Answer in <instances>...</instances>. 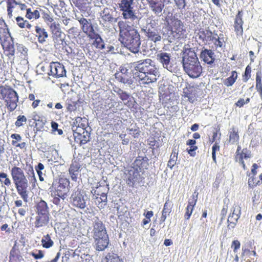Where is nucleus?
I'll return each mask as SVG.
<instances>
[{
  "instance_id": "nucleus-1",
  "label": "nucleus",
  "mask_w": 262,
  "mask_h": 262,
  "mask_svg": "<svg viewBox=\"0 0 262 262\" xmlns=\"http://www.w3.org/2000/svg\"><path fill=\"white\" fill-rule=\"evenodd\" d=\"M10 172L18 194L21 196L23 201L27 203L28 202L30 185L34 188L37 183V180L33 166L31 165L29 166L27 172V178L25 176L23 170L20 167L16 166L12 167Z\"/></svg>"
},
{
  "instance_id": "nucleus-2",
  "label": "nucleus",
  "mask_w": 262,
  "mask_h": 262,
  "mask_svg": "<svg viewBox=\"0 0 262 262\" xmlns=\"http://www.w3.org/2000/svg\"><path fill=\"white\" fill-rule=\"evenodd\" d=\"M182 58L184 72L191 78L199 77L202 74V67L194 49L185 45L183 48Z\"/></svg>"
},
{
  "instance_id": "nucleus-3",
  "label": "nucleus",
  "mask_w": 262,
  "mask_h": 262,
  "mask_svg": "<svg viewBox=\"0 0 262 262\" xmlns=\"http://www.w3.org/2000/svg\"><path fill=\"white\" fill-rule=\"evenodd\" d=\"M0 99L4 101L9 112L14 111L17 106L19 96L17 93L8 85L0 86Z\"/></svg>"
},
{
  "instance_id": "nucleus-4",
  "label": "nucleus",
  "mask_w": 262,
  "mask_h": 262,
  "mask_svg": "<svg viewBox=\"0 0 262 262\" xmlns=\"http://www.w3.org/2000/svg\"><path fill=\"white\" fill-rule=\"evenodd\" d=\"M167 27L170 31V35L174 39L183 38L186 32L183 23L175 17H171L167 20Z\"/></svg>"
},
{
  "instance_id": "nucleus-5",
  "label": "nucleus",
  "mask_w": 262,
  "mask_h": 262,
  "mask_svg": "<svg viewBox=\"0 0 262 262\" xmlns=\"http://www.w3.org/2000/svg\"><path fill=\"white\" fill-rule=\"evenodd\" d=\"M52 187L55 195L64 199L67 195L70 189V181L64 177H59L54 181Z\"/></svg>"
},
{
  "instance_id": "nucleus-6",
  "label": "nucleus",
  "mask_w": 262,
  "mask_h": 262,
  "mask_svg": "<svg viewBox=\"0 0 262 262\" xmlns=\"http://www.w3.org/2000/svg\"><path fill=\"white\" fill-rule=\"evenodd\" d=\"M133 64L135 68V72L133 73L134 78H137L139 76H144L146 73L157 68L152 64V61L150 59L140 60L138 62H134Z\"/></svg>"
},
{
  "instance_id": "nucleus-7",
  "label": "nucleus",
  "mask_w": 262,
  "mask_h": 262,
  "mask_svg": "<svg viewBox=\"0 0 262 262\" xmlns=\"http://www.w3.org/2000/svg\"><path fill=\"white\" fill-rule=\"evenodd\" d=\"M127 21H120L118 26L120 29V38L121 43L129 50H131V27Z\"/></svg>"
},
{
  "instance_id": "nucleus-8",
  "label": "nucleus",
  "mask_w": 262,
  "mask_h": 262,
  "mask_svg": "<svg viewBox=\"0 0 262 262\" xmlns=\"http://www.w3.org/2000/svg\"><path fill=\"white\" fill-rule=\"evenodd\" d=\"M50 29L52 34L55 47L56 48H60V46L63 45L64 39L61 37L62 32L59 24L55 22L51 23L50 26Z\"/></svg>"
},
{
  "instance_id": "nucleus-9",
  "label": "nucleus",
  "mask_w": 262,
  "mask_h": 262,
  "mask_svg": "<svg viewBox=\"0 0 262 262\" xmlns=\"http://www.w3.org/2000/svg\"><path fill=\"white\" fill-rule=\"evenodd\" d=\"M70 203L73 207L80 209H84L86 206L84 196L80 191H76L72 193Z\"/></svg>"
},
{
  "instance_id": "nucleus-10",
  "label": "nucleus",
  "mask_w": 262,
  "mask_h": 262,
  "mask_svg": "<svg viewBox=\"0 0 262 262\" xmlns=\"http://www.w3.org/2000/svg\"><path fill=\"white\" fill-rule=\"evenodd\" d=\"M243 11L238 10L237 14L235 15V18L234 19L233 28L234 32L237 37H241L243 35Z\"/></svg>"
},
{
  "instance_id": "nucleus-11",
  "label": "nucleus",
  "mask_w": 262,
  "mask_h": 262,
  "mask_svg": "<svg viewBox=\"0 0 262 262\" xmlns=\"http://www.w3.org/2000/svg\"><path fill=\"white\" fill-rule=\"evenodd\" d=\"M1 45L6 56L10 57L15 54L13 38L12 36L0 40Z\"/></svg>"
},
{
  "instance_id": "nucleus-12",
  "label": "nucleus",
  "mask_w": 262,
  "mask_h": 262,
  "mask_svg": "<svg viewBox=\"0 0 262 262\" xmlns=\"http://www.w3.org/2000/svg\"><path fill=\"white\" fill-rule=\"evenodd\" d=\"M92 233L93 237L108 235L105 225L98 217L93 221Z\"/></svg>"
},
{
  "instance_id": "nucleus-13",
  "label": "nucleus",
  "mask_w": 262,
  "mask_h": 262,
  "mask_svg": "<svg viewBox=\"0 0 262 262\" xmlns=\"http://www.w3.org/2000/svg\"><path fill=\"white\" fill-rule=\"evenodd\" d=\"M49 74L56 78L62 77L66 75V71L63 64L59 62H52L50 65Z\"/></svg>"
},
{
  "instance_id": "nucleus-14",
  "label": "nucleus",
  "mask_w": 262,
  "mask_h": 262,
  "mask_svg": "<svg viewBox=\"0 0 262 262\" xmlns=\"http://www.w3.org/2000/svg\"><path fill=\"white\" fill-rule=\"evenodd\" d=\"M78 20L81 26V29L83 32L89 37L97 33L90 19H87L85 18L82 17Z\"/></svg>"
},
{
  "instance_id": "nucleus-15",
  "label": "nucleus",
  "mask_w": 262,
  "mask_h": 262,
  "mask_svg": "<svg viewBox=\"0 0 262 262\" xmlns=\"http://www.w3.org/2000/svg\"><path fill=\"white\" fill-rule=\"evenodd\" d=\"M159 77V72L157 68L146 73L144 76H139L137 79L141 81L142 84H149L156 82Z\"/></svg>"
},
{
  "instance_id": "nucleus-16",
  "label": "nucleus",
  "mask_w": 262,
  "mask_h": 262,
  "mask_svg": "<svg viewBox=\"0 0 262 262\" xmlns=\"http://www.w3.org/2000/svg\"><path fill=\"white\" fill-rule=\"evenodd\" d=\"M73 133L75 141L80 145L84 144L90 141V133L86 129H80Z\"/></svg>"
},
{
  "instance_id": "nucleus-17",
  "label": "nucleus",
  "mask_w": 262,
  "mask_h": 262,
  "mask_svg": "<svg viewBox=\"0 0 262 262\" xmlns=\"http://www.w3.org/2000/svg\"><path fill=\"white\" fill-rule=\"evenodd\" d=\"M94 239V247L96 251H103L107 248L110 243L108 235L96 236Z\"/></svg>"
},
{
  "instance_id": "nucleus-18",
  "label": "nucleus",
  "mask_w": 262,
  "mask_h": 262,
  "mask_svg": "<svg viewBox=\"0 0 262 262\" xmlns=\"http://www.w3.org/2000/svg\"><path fill=\"white\" fill-rule=\"evenodd\" d=\"M198 36L199 38L206 45L211 43L214 39L212 32L208 29H200Z\"/></svg>"
},
{
  "instance_id": "nucleus-19",
  "label": "nucleus",
  "mask_w": 262,
  "mask_h": 262,
  "mask_svg": "<svg viewBox=\"0 0 262 262\" xmlns=\"http://www.w3.org/2000/svg\"><path fill=\"white\" fill-rule=\"evenodd\" d=\"M251 156V151L247 148H245L241 150V152L235 155V161L239 163L244 170H246L247 167L244 160L250 158Z\"/></svg>"
},
{
  "instance_id": "nucleus-20",
  "label": "nucleus",
  "mask_w": 262,
  "mask_h": 262,
  "mask_svg": "<svg viewBox=\"0 0 262 262\" xmlns=\"http://www.w3.org/2000/svg\"><path fill=\"white\" fill-rule=\"evenodd\" d=\"M148 158L146 156H138L134 162V168L138 171H144L148 169Z\"/></svg>"
},
{
  "instance_id": "nucleus-21",
  "label": "nucleus",
  "mask_w": 262,
  "mask_h": 262,
  "mask_svg": "<svg viewBox=\"0 0 262 262\" xmlns=\"http://www.w3.org/2000/svg\"><path fill=\"white\" fill-rule=\"evenodd\" d=\"M9 262H24V259L21 255L20 251L16 242L15 243L10 250L9 256Z\"/></svg>"
},
{
  "instance_id": "nucleus-22",
  "label": "nucleus",
  "mask_w": 262,
  "mask_h": 262,
  "mask_svg": "<svg viewBox=\"0 0 262 262\" xmlns=\"http://www.w3.org/2000/svg\"><path fill=\"white\" fill-rule=\"evenodd\" d=\"M195 193V192L192 195L191 198L188 200L184 214V218L186 220H189L196 205L198 200V193L196 194Z\"/></svg>"
},
{
  "instance_id": "nucleus-23",
  "label": "nucleus",
  "mask_w": 262,
  "mask_h": 262,
  "mask_svg": "<svg viewBox=\"0 0 262 262\" xmlns=\"http://www.w3.org/2000/svg\"><path fill=\"white\" fill-rule=\"evenodd\" d=\"M183 97L187 98L190 102L193 103L197 97L196 88L190 85L187 86L183 90Z\"/></svg>"
},
{
  "instance_id": "nucleus-24",
  "label": "nucleus",
  "mask_w": 262,
  "mask_h": 262,
  "mask_svg": "<svg viewBox=\"0 0 262 262\" xmlns=\"http://www.w3.org/2000/svg\"><path fill=\"white\" fill-rule=\"evenodd\" d=\"M80 168L81 164L78 160L74 159L72 160L69 169V172L71 178L73 181H77Z\"/></svg>"
},
{
  "instance_id": "nucleus-25",
  "label": "nucleus",
  "mask_w": 262,
  "mask_h": 262,
  "mask_svg": "<svg viewBox=\"0 0 262 262\" xmlns=\"http://www.w3.org/2000/svg\"><path fill=\"white\" fill-rule=\"evenodd\" d=\"M108 188L104 182H98L95 186L92 187L91 193L94 196L107 194Z\"/></svg>"
},
{
  "instance_id": "nucleus-26",
  "label": "nucleus",
  "mask_w": 262,
  "mask_h": 262,
  "mask_svg": "<svg viewBox=\"0 0 262 262\" xmlns=\"http://www.w3.org/2000/svg\"><path fill=\"white\" fill-rule=\"evenodd\" d=\"M50 218V215L36 214L34 223L35 228H39L48 226L49 224Z\"/></svg>"
},
{
  "instance_id": "nucleus-27",
  "label": "nucleus",
  "mask_w": 262,
  "mask_h": 262,
  "mask_svg": "<svg viewBox=\"0 0 262 262\" xmlns=\"http://www.w3.org/2000/svg\"><path fill=\"white\" fill-rule=\"evenodd\" d=\"M119 7L120 10L123 12L124 18H131V0H121Z\"/></svg>"
},
{
  "instance_id": "nucleus-28",
  "label": "nucleus",
  "mask_w": 262,
  "mask_h": 262,
  "mask_svg": "<svg viewBox=\"0 0 262 262\" xmlns=\"http://www.w3.org/2000/svg\"><path fill=\"white\" fill-rule=\"evenodd\" d=\"M228 142L231 144H238L239 141V129L235 126L231 127L228 132Z\"/></svg>"
},
{
  "instance_id": "nucleus-29",
  "label": "nucleus",
  "mask_w": 262,
  "mask_h": 262,
  "mask_svg": "<svg viewBox=\"0 0 262 262\" xmlns=\"http://www.w3.org/2000/svg\"><path fill=\"white\" fill-rule=\"evenodd\" d=\"M48 3L53 8L56 15L60 17L62 14L61 10L66 5L64 2L63 0H48Z\"/></svg>"
},
{
  "instance_id": "nucleus-30",
  "label": "nucleus",
  "mask_w": 262,
  "mask_h": 262,
  "mask_svg": "<svg viewBox=\"0 0 262 262\" xmlns=\"http://www.w3.org/2000/svg\"><path fill=\"white\" fill-rule=\"evenodd\" d=\"M145 31L148 38L155 42L161 40V36L159 34L157 29L152 27L151 25L147 27Z\"/></svg>"
},
{
  "instance_id": "nucleus-31",
  "label": "nucleus",
  "mask_w": 262,
  "mask_h": 262,
  "mask_svg": "<svg viewBox=\"0 0 262 262\" xmlns=\"http://www.w3.org/2000/svg\"><path fill=\"white\" fill-rule=\"evenodd\" d=\"M149 4L151 10L155 13H161L164 8V2H167L165 0H147Z\"/></svg>"
},
{
  "instance_id": "nucleus-32",
  "label": "nucleus",
  "mask_w": 262,
  "mask_h": 262,
  "mask_svg": "<svg viewBox=\"0 0 262 262\" xmlns=\"http://www.w3.org/2000/svg\"><path fill=\"white\" fill-rule=\"evenodd\" d=\"M88 127V121L85 117H77L73 122V132H76L79 129H86Z\"/></svg>"
},
{
  "instance_id": "nucleus-33",
  "label": "nucleus",
  "mask_w": 262,
  "mask_h": 262,
  "mask_svg": "<svg viewBox=\"0 0 262 262\" xmlns=\"http://www.w3.org/2000/svg\"><path fill=\"white\" fill-rule=\"evenodd\" d=\"M141 44L140 36L137 30L132 29V53H138Z\"/></svg>"
},
{
  "instance_id": "nucleus-34",
  "label": "nucleus",
  "mask_w": 262,
  "mask_h": 262,
  "mask_svg": "<svg viewBox=\"0 0 262 262\" xmlns=\"http://www.w3.org/2000/svg\"><path fill=\"white\" fill-rule=\"evenodd\" d=\"M35 36L37 38L38 41L40 43H43L46 41L48 37V33L46 30L39 26H36L35 27Z\"/></svg>"
},
{
  "instance_id": "nucleus-35",
  "label": "nucleus",
  "mask_w": 262,
  "mask_h": 262,
  "mask_svg": "<svg viewBox=\"0 0 262 262\" xmlns=\"http://www.w3.org/2000/svg\"><path fill=\"white\" fill-rule=\"evenodd\" d=\"M36 213L40 215H50L49 208L47 203L43 200H40L36 205Z\"/></svg>"
},
{
  "instance_id": "nucleus-36",
  "label": "nucleus",
  "mask_w": 262,
  "mask_h": 262,
  "mask_svg": "<svg viewBox=\"0 0 262 262\" xmlns=\"http://www.w3.org/2000/svg\"><path fill=\"white\" fill-rule=\"evenodd\" d=\"M11 36L8 25L3 18H0V40Z\"/></svg>"
},
{
  "instance_id": "nucleus-37",
  "label": "nucleus",
  "mask_w": 262,
  "mask_h": 262,
  "mask_svg": "<svg viewBox=\"0 0 262 262\" xmlns=\"http://www.w3.org/2000/svg\"><path fill=\"white\" fill-rule=\"evenodd\" d=\"M213 54L212 50L205 49L201 52L200 57L205 62L211 64L212 63L214 60Z\"/></svg>"
},
{
  "instance_id": "nucleus-38",
  "label": "nucleus",
  "mask_w": 262,
  "mask_h": 262,
  "mask_svg": "<svg viewBox=\"0 0 262 262\" xmlns=\"http://www.w3.org/2000/svg\"><path fill=\"white\" fill-rule=\"evenodd\" d=\"M89 38L94 40L92 44L96 48L100 50L104 49L105 44L104 41L98 33L94 34Z\"/></svg>"
},
{
  "instance_id": "nucleus-39",
  "label": "nucleus",
  "mask_w": 262,
  "mask_h": 262,
  "mask_svg": "<svg viewBox=\"0 0 262 262\" xmlns=\"http://www.w3.org/2000/svg\"><path fill=\"white\" fill-rule=\"evenodd\" d=\"M171 202L169 199H168L166 200L162 211V215L160 218L161 222H164L165 221L167 216L169 215L171 212Z\"/></svg>"
},
{
  "instance_id": "nucleus-40",
  "label": "nucleus",
  "mask_w": 262,
  "mask_h": 262,
  "mask_svg": "<svg viewBox=\"0 0 262 262\" xmlns=\"http://www.w3.org/2000/svg\"><path fill=\"white\" fill-rule=\"evenodd\" d=\"M11 138L13 139L12 141V145L16 147H18L20 149H25L26 148L27 144L25 142L18 143L21 140V137L19 134H13L11 135Z\"/></svg>"
},
{
  "instance_id": "nucleus-41",
  "label": "nucleus",
  "mask_w": 262,
  "mask_h": 262,
  "mask_svg": "<svg viewBox=\"0 0 262 262\" xmlns=\"http://www.w3.org/2000/svg\"><path fill=\"white\" fill-rule=\"evenodd\" d=\"M102 262H124L123 259L113 252L107 253L105 257L102 259Z\"/></svg>"
},
{
  "instance_id": "nucleus-42",
  "label": "nucleus",
  "mask_w": 262,
  "mask_h": 262,
  "mask_svg": "<svg viewBox=\"0 0 262 262\" xmlns=\"http://www.w3.org/2000/svg\"><path fill=\"white\" fill-rule=\"evenodd\" d=\"M159 61L163 64L164 68L167 69L170 62V56L169 54L162 52L157 55Z\"/></svg>"
},
{
  "instance_id": "nucleus-43",
  "label": "nucleus",
  "mask_w": 262,
  "mask_h": 262,
  "mask_svg": "<svg viewBox=\"0 0 262 262\" xmlns=\"http://www.w3.org/2000/svg\"><path fill=\"white\" fill-rule=\"evenodd\" d=\"M178 150L174 148L172 149V153L170 156L169 160L167 163V167H169L171 169H172L173 166L176 164L178 160Z\"/></svg>"
},
{
  "instance_id": "nucleus-44",
  "label": "nucleus",
  "mask_w": 262,
  "mask_h": 262,
  "mask_svg": "<svg viewBox=\"0 0 262 262\" xmlns=\"http://www.w3.org/2000/svg\"><path fill=\"white\" fill-rule=\"evenodd\" d=\"M41 246L46 249H49L54 245V242L51 239L50 235L47 234L43 236L41 240Z\"/></svg>"
},
{
  "instance_id": "nucleus-45",
  "label": "nucleus",
  "mask_w": 262,
  "mask_h": 262,
  "mask_svg": "<svg viewBox=\"0 0 262 262\" xmlns=\"http://www.w3.org/2000/svg\"><path fill=\"white\" fill-rule=\"evenodd\" d=\"M214 38L213 41L212 42H213L216 48H223L225 46L226 39L223 34L220 33L217 38L214 36Z\"/></svg>"
},
{
  "instance_id": "nucleus-46",
  "label": "nucleus",
  "mask_w": 262,
  "mask_h": 262,
  "mask_svg": "<svg viewBox=\"0 0 262 262\" xmlns=\"http://www.w3.org/2000/svg\"><path fill=\"white\" fill-rule=\"evenodd\" d=\"M237 78V73L235 71L231 72V75L223 80V83L227 86H232L235 82Z\"/></svg>"
},
{
  "instance_id": "nucleus-47",
  "label": "nucleus",
  "mask_w": 262,
  "mask_h": 262,
  "mask_svg": "<svg viewBox=\"0 0 262 262\" xmlns=\"http://www.w3.org/2000/svg\"><path fill=\"white\" fill-rule=\"evenodd\" d=\"M20 1H17L16 0H13L6 5L7 15L9 18H11L13 16V9L18 6L19 4Z\"/></svg>"
},
{
  "instance_id": "nucleus-48",
  "label": "nucleus",
  "mask_w": 262,
  "mask_h": 262,
  "mask_svg": "<svg viewBox=\"0 0 262 262\" xmlns=\"http://www.w3.org/2000/svg\"><path fill=\"white\" fill-rule=\"evenodd\" d=\"M16 24L18 26L24 29L27 28L29 29H31L32 25L27 20H25L24 18L21 16H18L16 18Z\"/></svg>"
},
{
  "instance_id": "nucleus-49",
  "label": "nucleus",
  "mask_w": 262,
  "mask_h": 262,
  "mask_svg": "<svg viewBox=\"0 0 262 262\" xmlns=\"http://www.w3.org/2000/svg\"><path fill=\"white\" fill-rule=\"evenodd\" d=\"M25 16L29 19H37L40 17V13L37 10H35L33 11H32L31 8H28L27 9Z\"/></svg>"
},
{
  "instance_id": "nucleus-50",
  "label": "nucleus",
  "mask_w": 262,
  "mask_h": 262,
  "mask_svg": "<svg viewBox=\"0 0 262 262\" xmlns=\"http://www.w3.org/2000/svg\"><path fill=\"white\" fill-rule=\"evenodd\" d=\"M73 3L79 9L85 11L87 8V5L89 4L88 0H72Z\"/></svg>"
},
{
  "instance_id": "nucleus-51",
  "label": "nucleus",
  "mask_w": 262,
  "mask_h": 262,
  "mask_svg": "<svg viewBox=\"0 0 262 262\" xmlns=\"http://www.w3.org/2000/svg\"><path fill=\"white\" fill-rule=\"evenodd\" d=\"M82 103V101L80 99L75 101H71L68 103L67 108L70 112L75 111L78 106H79V104Z\"/></svg>"
},
{
  "instance_id": "nucleus-52",
  "label": "nucleus",
  "mask_w": 262,
  "mask_h": 262,
  "mask_svg": "<svg viewBox=\"0 0 262 262\" xmlns=\"http://www.w3.org/2000/svg\"><path fill=\"white\" fill-rule=\"evenodd\" d=\"M239 218V217L237 215H234L233 214H230L227 220L228 227L229 229L234 228Z\"/></svg>"
},
{
  "instance_id": "nucleus-53",
  "label": "nucleus",
  "mask_w": 262,
  "mask_h": 262,
  "mask_svg": "<svg viewBox=\"0 0 262 262\" xmlns=\"http://www.w3.org/2000/svg\"><path fill=\"white\" fill-rule=\"evenodd\" d=\"M110 12L111 10L107 8H105L103 9L101 14V18L103 21H111L113 20V17Z\"/></svg>"
},
{
  "instance_id": "nucleus-54",
  "label": "nucleus",
  "mask_w": 262,
  "mask_h": 262,
  "mask_svg": "<svg viewBox=\"0 0 262 262\" xmlns=\"http://www.w3.org/2000/svg\"><path fill=\"white\" fill-rule=\"evenodd\" d=\"M27 121V117L23 115H19L17 117L16 121L15 122V125L18 128L23 126L26 124Z\"/></svg>"
},
{
  "instance_id": "nucleus-55",
  "label": "nucleus",
  "mask_w": 262,
  "mask_h": 262,
  "mask_svg": "<svg viewBox=\"0 0 262 262\" xmlns=\"http://www.w3.org/2000/svg\"><path fill=\"white\" fill-rule=\"evenodd\" d=\"M35 98H36V96H35V95L34 94L31 93V94H29L28 99L30 101H32V103L31 104V106L34 109L37 107L39 105V104L41 102V100L40 99H36Z\"/></svg>"
},
{
  "instance_id": "nucleus-56",
  "label": "nucleus",
  "mask_w": 262,
  "mask_h": 262,
  "mask_svg": "<svg viewBox=\"0 0 262 262\" xmlns=\"http://www.w3.org/2000/svg\"><path fill=\"white\" fill-rule=\"evenodd\" d=\"M0 182L7 187L11 185L10 179L8 178L7 174L5 172L0 173Z\"/></svg>"
},
{
  "instance_id": "nucleus-57",
  "label": "nucleus",
  "mask_w": 262,
  "mask_h": 262,
  "mask_svg": "<svg viewBox=\"0 0 262 262\" xmlns=\"http://www.w3.org/2000/svg\"><path fill=\"white\" fill-rule=\"evenodd\" d=\"M256 89L259 92L261 97H262V84L261 77L260 74L257 73L256 75Z\"/></svg>"
},
{
  "instance_id": "nucleus-58",
  "label": "nucleus",
  "mask_w": 262,
  "mask_h": 262,
  "mask_svg": "<svg viewBox=\"0 0 262 262\" xmlns=\"http://www.w3.org/2000/svg\"><path fill=\"white\" fill-rule=\"evenodd\" d=\"M251 73V67L249 65H248L246 68L244 74L243 75V80L244 82H247L248 80L250 78Z\"/></svg>"
},
{
  "instance_id": "nucleus-59",
  "label": "nucleus",
  "mask_w": 262,
  "mask_h": 262,
  "mask_svg": "<svg viewBox=\"0 0 262 262\" xmlns=\"http://www.w3.org/2000/svg\"><path fill=\"white\" fill-rule=\"evenodd\" d=\"M147 144L150 146L151 149H155V146L156 148L160 147L159 143L156 141L154 137H150L147 139Z\"/></svg>"
},
{
  "instance_id": "nucleus-60",
  "label": "nucleus",
  "mask_w": 262,
  "mask_h": 262,
  "mask_svg": "<svg viewBox=\"0 0 262 262\" xmlns=\"http://www.w3.org/2000/svg\"><path fill=\"white\" fill-rule=\"evenodd\" d=\"M220 148V147L217 143H215L212 147V158L215 163H216V151H219Z\"/></svg>"
},
{
  "instance_id": "nucleus-61",
  "label": "nucleus",
  "mask_w": 262,
  "mask_h": 262,
  "mask_svg": "<svg viewBox=\"0 0 262 262\" xmlns=\"http://www.w3.org/2000/svg\"><path fill=\"white\" fill-rule=\"evenodd\" d=\"M259 181H256V178L254 176L250 177L248 179V186L250 188H253L254 187L256 186L258 183Z\"/></svg>"
},
{
  "instance_id": "nucleus-62",
  "label": "nucleus",
  "mask_w": 262,
  "mask_h": 262,
  "mask_svg": "<svg viewBox=\"0 0 262 262\" xmlns=\"http://www.w3.org/2000/svg\"><path fill=\"white\" fill-rule=\"evenodd\" d=\"M37 251V253L31 252L30 253V255L33 256L35 259H38L43 258L44 257L43 252L41 250H39Z\"/></svg>"
},
{
  "instance_id": "nucleus-63",
  "label": "nucleus",
  "mask_w": 262,
  "mask_h": 262,
  "mask_svg": "<svg viewBox=\"0 0 262 262\" xmlns=\"http://www.w3.org/2000/svg\"><path fill=\"white\" fill-rule=\"evenodd\" d=\"M17 50L23 56H26L27 54L28 49L23 45H19L17 47Z\"/></svg>"
},
{
  "instance_id": "nucleus-64",
  "label": "nucleus",
  "mask_w": 262,
  "mask_h": 262,
  "mask_svg": "<svg viewBox=\"0 0 262 262\" xmlns=\"http://www.w3.org/2000/svg\"><path fill=\"white\" fill-rule=\"evenodd\" d=\"M232 214L240 216L241 214V207L238 204H234L233 206V210L232 211Z\"/></svg>"
}]
</instances>
